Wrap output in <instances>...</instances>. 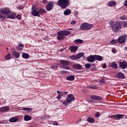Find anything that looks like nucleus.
Wrapping results in <instances>:
<instances>
[{
	"label": "nucleus",
	"instance_id": "nucleus-30",
	"mask_svg": "<svg viewBox=\"0 0 127 127\" xmlns=\"http://www.w3.org/2000/svg\"><path fill=\"white\" fill-rule=\"evenodd\" d=\"M95 60L98 61H102L103 60V58L101 56L95 55Z\"/></svg>",
	"mask_w": 127,
	"mask_h": 127
},
{
	"label": "nucleus",
	"instance_id": "nucleus-10",
	"mask_svg": "<svg viewBox=\"0 0 127 127\" xmlns=\"http://www.w3.org/2000/svg\"><path fill=\"white\" fill-rule=\"evenodd\" d=\"M32 9L33 10L32 11V14L34 16H38L39 17L40 16V14L39 13V11H37L34 9H33V7H32Z\"/></svg>",
	"mask_w": 127,
	"mask_h": 127
},
{
	"label": "nucleus",
	"instance_id": "nucleus-49",
	"mask_svg": "<svg viewBox=\"0 0 127 127\" xmlns=\"http://www.w3.org/2000/svg\"><path fill=\"white\" fill-rule=\"evenodd\" d=\"M76 23V21L73 20L70 22V24H71L72 25H74V24H75Z\"/></svg>",
	"mask_w": 127,
	"mask_h": 127
},
{
	"label": "nucleus",
	"instance_id": "nucleus-19",
	"mask_svg": "<svg viewBox=\"0 0 127 127\" xmlns=\"http://www.w3.org/2000/svg\"><path fill=\"white\" fill-rule=\"evenodd\" d=\"M12 56H13V57H14V58H19V56H20V55H19V53L15 52V51H13L12 52Z\"/></svg>",
	"mask_w": 127,
	"mask_h": 127
},
{
	"label": "nucleus",
	"instance_id": "nucleus-47",
	"mask_svg": "<svg viewBox=\"0 0 127 127\" xmlns=\"http://www.w3.org/2000/svg\"><path fill=\"white\" fill-rule=\"evenodd\" d=\"M63 105H64V106H68V102L66 101H64L63 102Z\"/></svg>",
	"mask_w": 127,
	"mask_h": 127
},
{
	"label": "nucleus",
	"instance_id": "nucleus-39",
	"mask_svg": "<svg viewBox=\"0 0 127 127\" xmlns=\"http://www.w3.org/2000/svg\"><path fill=\"white\" fill-rule=\"evenodd\" d=\"M88 88H90V89H97V86L95 85H89L88 86Z\"/></svg>",
	"mask_w": 127,
	"mask_h": 127
},
{
	"label": "nucleus",
	"instance_id": "nucleus-60",
	"mask_svg": "<svg viewBox=\"0 0 127 127\" xmlns=\"http://www.w3.org/2000/svg\"><path fill=\"white\" fill-rule=\"evenodd\" d=\"M125 50H126V51H127V47L125 48Z\"/></svg>",
	"mask_w": 127,
	"mask_h": 127
},
{
	"label": "nucleus",
	"instance_id": "nucleus-28",
	"mask_svg": "<svg viewBox=\"0 0 127 127\" xmlns=\"http://www.w3.org/2000/svg\"><path fill=\"white\" fill-rule=\"evenodd\" d=\"M23 47H24V45L22 44H19L17 47H16V49L17 50H22L23 49Z\"/></svg>",
	"mask_w": 127,
	"mask_h": 127
},
{
	"label": "nucleus",
	"instance_id": "nucleus-11",
	"mask_svg": "<svg viewBox=\"0 0 127 127\" xmlns=\"http://www.w3.org/2000/svg\"><path fill=\"white\" fill-rule=\"evenodd\" d=\"M87 60V61H88V62H91V63L95 62V55H91L88 57Z\"/></svg>",
	"mask_w": 127,
	"mask_h": 127
},
{
	"label": "nucleus",
	"instance_id": "nucleus-17",
	"mask_svg": "<svg viewBox=\"0 0 127 127\" xmlns=\"http://www.w3.org/2000/svg\"><path fill=\"white\" fill-rule=\"evenodd\" d=\"M73 68L76 70H81L82 69V65H80L79 64H76L73 65Z\"/></svg>",
	"mask_w": 127,
	"mask_h": 127
},
{
	"label": "nucleus",
	"instance_id": "nucleus-5",
	"mask_svg": "<svg viewBox=\"0 0 127 127\" xmlns=\"http://www.w3.org/2000/svg\"><path fill=\"white\" fill-rule=\"evenodd\" d=\"M66 101L68 104H71L72 102L75 101V96L73 94H68L67 95Z\"/></svg>",
	"mask_w": 127,
	"mask_h": 127
},
{
	"label": "nucleus",
	"instance_id": "nucleus-59",
	"mask_svg": "<svg viewBox=\"0 0 127 127\" xmlns=\"http://www.w3.org/2000/svg\"><path fill=\"white\" fill-rule=\"evenodd\" d=\"M81 122V120H78V121H77V124H79V123H80Z\"/></svg>",
	"mask_w": 127,
	"mask_h": 127
},
{
	"label": "nucleus",
	"instance_id": "nucleus-3",
	"mask_svg": "<svg viewBox=\"0 0 127 127\" xmlns=\"http://www.w3.org/2000/svg\"><path fill=\"white\" fill-rule=\"evenodd\" d=\"M92 28H93V24L87 22L82 23L79 26V29L84 31L91 30Z\"/></svg>",
	"mask_w": 127,
	"mask_h": 127
},
{
	"label": "nucleus",
	"instance_id": "nucleus-6",
	"mask_svg": "<svg viewBox=\"0 0 127 127\" xmlns=\"http://www.w3.org/2000/svg\"><path fill=\"white\" fill-rule=\"evenodd\" d=\"M127 38V35H124L123 36H121L118 38V42L121 44L125 43V42H126Z\"/></svg>",
	"mask_w": 127,
	"mask_h": 127
},
{
	"label": "nucleus",
	"instance_id": "nucleus-8",
	"mask_svg": "<svg viewBox=\"0 0 127 127\" xmlns=\"http://www.w3.org/2000/svg\"><path fill=\"white\" fill-rule=\"evenodd\" d=\"M1 12H2L4 14H10L11 11L8 8H5L0 9Z\"/></svg>",
	"mask_w": 127,
	"mask_h": 127
},
{
	"label": "nucleus",
	"instance_id": "nucleus-50",
	"mask_svg": "<svg viewBox=\"0 0 127 127\" xmlns=\"http://www.w3.org/2000/svg\"><path fill=\"white\" fill-rule=\"evenodd\" d=\"M64 69H65V70H69L70 69V67L66 66H63Z\"/></svg>",
	"mask_w": 127,
	"mask_h": 127
},
{
	"label": "nucleus",
	"instance_id": "nucleus-37",
	"mask_svg": "<svg viewBox=\"0 0 127 127\" xmlns=\"http://www.w3.org/2000/svg\"><path fill=\"white\" fill-rule=\"evenodd\" d=\"M39 12L40 14H43V13H46V10L44 9L41 8L39 10Z\"/></svg>",
	"mask_w": 127,
	"mask_h": 127
},
{
	"label": "nucleus",
	"instance_id": "nucleus-57",
	"mask_svg": "<svg viewBox=\"0 0 127 127\" xmlns=\"http://www.w3.org/2000/svg\"><path fill=\"white\" fill-rule=\"evenodd\" d=\"M112 51L113 53H116V49H113Z\"/></svg>",
	"mask_w": 127,
	"mask_h": 127
},
{
	"label": "nucleus",
	"instance_id": "nucleus-9",
	"mask_svg": "<svg viewBox=\"0 0 127 127\" xmlns=\"http://www.w3.org/2000/svg\"><path fill=\"white\" fill-rule=\"evenodd\" d=\"M10 108L8 106H4L0 108V113H6L9 111Z\"/></svg>",
	"mask_w": 127,
	"mask_h": 127
},
{
	"label": "nucleus",
	"instance_id": "nucleus-18",
	"mask_svg": "<svg viewBox=\"0 0 127 127\" xmlns=\"http://www.w3.org/2000/svg\"><path fill=\"white\" fill-rule=\"evenodd\" d=\"M116 77L118 78V79H124V78H125V74H124L123 72H118L116 74Z\"/></svg>",
	"mask_w": 127,
	"mask_h": 127
},
{
	"label": "nucleus",
	"instance_id": "nucleus-1",
	"mask_svg": "<svg viewBox=\"0 0 127 127\" xmlns=\"http://www.w3.org/2000/svg\"><path fill=\"white\" fill-rule=\"evenodd\" d=\"M109 24L112 26V30L114 32H119V29H120L123 27V25L120 21L115 22L114 21H111L109 22Z\"/></svg>",
	"mask_w": 127,
	"mask_h": 127
},
{
	"label": "nucleus",
	"instance_id": "nucleus-55",
	"mask_svg": "<svg viewBox=\"0 0 127 127\" xmlns=\"http://www.w3.org/2000/svg\"><path fill=\"white\" fill-rule=\"evenodd\" d=\"M18 9H22L23 8V6L20 5L18 7Z\"/></svg>",
	"mask_w": 127,
	"mask_h": 127
},
{
	"label": "nucleus",
	"instance_id": "nucleus-12",
	"mask_svg": "<svg viewBox=\"0 0 127 127\" xmlns=\"http://www.w3.org/2000/svg\"><path fill=\"white\" fill-rule=\"evenodd\" d=\"M91 99H93V100H96L97 101H102V100H103V98L97 95H91Z\"/></svg>",
	"mask_w": 127,
	"mask_h": 127
},
{
	"label": "nucleus",
	"instance_id": "nucleus-42",
	"mask_svg": "<svg viewBox=\"0 0 127 127\" xmlns=\"http://www.w3.org/2000/svg\"><path fill=\"white\" fill-rule=\"evenodd\" d=\"M99 83L101 84H105L106 83V80L104 79H102L99 81Z\"/></svg>",
	"mask_w": 127,
	"mask_h": 127
},
{
	"label": "nucleus",
	"instance_id": "nucleus-52",
	"mask_svg": "<svg viewBox=\"0 0 127 127\" xmlns=\"http://www.w3.org/2000/svg\"><path fill=\"white\" fill-rule=\"evenodd\" d=\"M16 18H17V19H21V16L20 15H17V16H16Z\"/></svg>",
	"mask_w": 127,
	"mask_h": 127
},
{
	"label": "nucleus",
	"instance_id": "nucleus-24",
	"mask_svg": "<svg viewBox=\"0 0 127 127\" xmlns=\"http://www.w3.org/2000/svg\"><path fill=\"white\" fill-rule=\"evenodd\" d=\"M71 12V11L70 9H67L65 10L64 12V15H69Z\"/></svg>",
	"mask_w": 127,
	"mask_h": 127
},
{
	"label": "nucleus",
	"instance_id": "nucleus-56",
	"mask_svg": "<svg viewBox=\"0 0 127 127\" xmlns=\"http://www.w3.org/2000/svg\"><path fill=\"white\" fill-rule=\"evenodd\" d=\"M102 67H103V68L104 69H105V68H106V67H107V64H103Z\"/></svg>",
	"mask_w": 127,
	"mask_h": 127
},
{
	"label": "nucleus",
	"instance_id": "nucleus-36",
	"mask_svg": "<svg viewBox=\"0 0 127 127\" xmlns=\"http://www.w3.org/2000/svg\"><path fill=\"white\" fill-rule=\"evenodd\" d=\"M5 19V15H2V12H0V20H4Z\"/></svg>",
	"mask_w": 127,
	"mask_h": 127
},
{
	"label": "nucleus",
	"instance_id": "nucleus-45",
	"mask_svg": "<svg viewBox=\"0 0 127 127\" xmlns=\"http://www.w3.org/2000/svg\"><path fill=\"white\" fill-rule=\"evenodd\" d=\"M100 116H101V113H100V112H96L95 113V117L96 118H99V117H100Z\"/></svg>",
	"mask_w": 127,
	"mask_h": 127
},
{
	"label": "nucleus",
	"instance_id": "nucleus-29",
	"mask_svg": "<svg viewBox=\"0 0 127 127\" xmlns=\"http://www.w3.org/2000/svg\"><path fill=\"white\" fill-rule=\"evenodd\" d=\"M75 44H82L83 43V40L81 39H76L74 41Z\"/></svg>",
	"mask_w": 127,
	"mask_h": 127
},
{
	"label": "nucleus",
	"instance_id": "nucleus-13",
	"mask_svg": "<svg viewBox=\"0 0 127 127\" xmlns=\"http://www.w3.org/2000/svg\"><path fill=\"white\" fill-rule=\"evenodd\" d=\"M18 120H19V119L18 118V117L17 116H15L11 118L9 120V122L10 123H16V122L17 121H18Z\"/></svg>",
	"mask_w": 127,
	"mask_h": 127
},
{
	"label": "nucleus",
	"instance_id": "nucleus-48",
	"mask_svg": "<svg viewBox=\"0 0 127 127\" xmlns=\"http://www.w3.org/2000/svg\"><path fill=\"white\" fill-rule=\"evenodd\" d=\"M61 97H62V96H61V94H60V93H59L58 96L57 97V99L58 100H60L61 99Z\"/></svg>",
	"mask_w": 127,
	"mask_h": 127
},
{
	"label": "nucleus",
	"instance_id": "nucleus-61",
	"mask_svg": "<svg viewBox=\"0 0 127 127\" xmlns=\"http://www.w3.org/2000/svg\"><path fill=\"white\" fill-rule=\"evenodd\" d=\"M48 124H52V122H48Z\"/></svg>",
	"mask_w": 127,
	"mask_h": 127
},
{
	"label": "nucleus",
	"instance_id": "nucleus-34",
	"mask_svg": "<svg viewBox=\"0 0 127 127\" xmlns=\"http://www.w3.org/2000/svg\"><path fill=\"white\" fill-rule=\"evenodd\" d=\"M22 56L23 58H24L25 59H27L29 58V55H28V54L23 53L22 55Z\"/></svg>",
	"mask_w": 127,
	"mask_h": 127
},
{
	"label": "nucleus",
	"instance_id": "nucleus-23",
	"mask_svg": "<svg viewBox=\"0 0 127 127\" xmlns=\"http://www.w3.org/2000/svg\"><path fill=\"white\" fill-rule=\"evenodd\" d=\"M77 49H78V47L77 46H71L70 47L71 52H76Z\"/></svg>",
	"mask_w": 127,
	"mask_h": 127
},
{
	"label": "nucleus",
	"instance_id": "nucleus-33",
	"mask_svg": "<svg viewBox=\"0 0 127 127\" xmlns=\"http://www.w3.org/2000/svg\"><path fill=\"white\" fill-rule=\"evenodd\" d=\"M7 18H9L10 19H13L15 18V14H10V15H7Z\"/></svg>",
	"mask_w": 127,
	"mask_h": 127
},
{
	"label": "nucleus",
	"instance_id": "nucleus-14",
	"mask_svg": "<svg viewBox=\"0 0 127 127\" xmlns=\"http://www.w3.org/2000/svg\"><path fill=\"white\" fill-rule=\"evenodd\" d=\"M60 63L64 66H68V65L70 64V62L66 60H61L60 61Z\"/></svg>",
	"mask_w": 127,
	"mask_h": 127
},
{
	"label": "nucleus",
	"instance_id": "nucleus-41",
	"mask_svg": "<svg viewBox=\"0 0 127 127\" xmlns=\"http://www.w3.org/2000/svg\"><path fill=\"white\" fill-rule=\"evenodd\" d=\"M23 111H32V109L31 108H24L22 109Z\"/></svg>",
	"mask_w": 127,
	"mask_h": 127
},
{
	"label": "nucleus",
	"instance_id": "nucleus-54",
	"mask_svg": "<svg viewBox=\"0 0 127 127\" xmlns=\"http://www.w3.org/2000/svg\"><path fill=\"white\" fill-rule=\"evenodd\" d=\"M46 2H47V0H43V3L44 4H46Z\"/></svg>",
	"mask_w": 127,
	"mask_h": 127
},
{
	"label": "nucleus",
	"instance_id": "nucleus-40",
	"mask_svg": "<svg viewBox=\"0 0 127 127\" xmlns=\"http://www.w3.org/2000/svg\"><path fill=\"white\" fill-rule=\"evenodd\" d=\"M120 19L122 20H126L127 19V17L126 16H122L119 17Z\"/></svg>",
	"mask_w": 127,
	"mask_h": 127
},
{
	"label": "nucleus",
	"instance_id": "nucleus-35",
	"mask_svg": "<svg viewBox=\"0 0 127 127\" xmlns=\"http://www.w3.org/2000/svg\"><path fill=\"white\" fill-rule=\"evenodd\" d=\"M70 59L71 60H74V61H77L78 60V59L77 58L76 55H72L70 57Z\"/></svg>",
	"mask_w": 127,
	"mask_h": 127
},
{
	"label": "nucleus",
	"instance_id": "nucleus-51",
	"mask_svg": "<svg viewBox=\"0 0 127 127\" xmlns=\"http://www.w3.org/2000/svg\"><path fill=\"white\" fill-rule=\"evenodd\" d=\"M53 125H54V126H58V122H57L56 121H54L53 122Z\"/></svg>",
	"mask_w": 127,
	"mask_h": 127
},
{
	"label": "nucleus",
	"instance_id": "nucleus-15",
	"mask_svg": "<svg viewBox=\"0 0 127 127\" xmlns=\"http://www.w3.org/2000/svg\"><path fill=\"white\" fill-rule=\"evenodd\" d=\"M116 4H117V2H116L114 0H111L109 1L107 3V6H110V7H112V6H115V5H116Z\"/></svg>",
	"mask_w": 127,
	"mask_h": 127
},
{
	"label": "nucleus",
	"instance_id": "nucleus-16",
	"mask_svg": "<svg viewBox=\"0 0 127 127\" xmlns=\"http://www.w3.org/2000/svg\"><path fill=\"white\" fill-rule=\"evenodd\" d=\"M120 65L122 69H126L127 67V64L126 62H121L120 63Z\"/></svg>",
	"mask_w": 127,
	"mask_h": 127
},
{
	"label": "nucleus",
	"instance_id": "nucleus-43",
	"mask_svg": "<svg viewBox=\"0 0 127 127\" xmlns=\"http://www.w3.org/2000/svg\"><path fill=\"white\" fill-rule=\"evenodd\" d=\"M122 23L124 27H127V21H123Z\"/></svg>",
	"mask_w": 127,
	"mask_h": 127
},
{
	"label": "nucleus",
	"instance_id": "nucleus-2",
	"mask_svg": "<svg viewBox=\"0 0 127 127\" xmlns=\"http://www.w3.org/2000/svg\"><path fill=\"white\" fill-rule=\"evenodd\" d=\"M71 32L69 31H61L58 32L57 39L60 41H62L65 38V36L67 35H70Z\"/></svg>",
	"mask_w": 127,
	"mask_h": 127
},
{
	"label": "nucleus",
	"instance_id": "nucleus-46",
	"mask_svg": "<svg viewBox=\"0 0 127 127\" xmlns=\"http://www.w3.org/2000/svg\"><path fill=\"white\" fill-rule=\"evenodd\" d=\"M51 68L55 70V69H57V68H58V66L55 65H52L51 66Z\"/></svg>",
	"mask_w": 127,
	"mask_h": 127
},
{
	"label": "nucleus",
	"instance_id": "nucleus-21",
	"mask_svg": "<svg viewBox=\"0 0 127 127\" xmlns=\"http://www.w3.org/2000/svg\"><path fill=\"white\" fill-rule=\"evenodd\" d=\"M24 120L26 122H28V121H31V120H32V118L29 115H25L24 116Z\"/></svg>",
	"mask_w": 127,
	"mask_h": 127
},
{
	"label": "nucleus",
	"instance_id": "nucleus-26",
	"mask_svg": "<svg viewBox=\"0 0 127 127\" xmlns=\"http://www.w3.org/2000/svg\"><path fill=\"white\" fill-rule=\"evenodd\" d=\"M111 67L114 69H118V64H117L116 62H113L111 64Z\"/></svg>",
	"mask_w": 127,
	"mask_h": 127
},
{
	"label": "nucleus",
	"instance_id": "nucleus-63",
	"mask_svg": "<svg viewBox=\"0 0 127 127\" xmlns=\"http://www.w3.org/2000/svg\"><path fill=\"white\" fill-rule=\"evenodd\" d=\"M76 12H77V11H75V12H74V13H76Z\"/></svg>",
	"mask_w": 127,
	"mask_h": 127
},
{
	"label": "nucleus",
	"instance_id": "nucleus-31",
	"mask_svg": "<svg viewBox=\"0 0 127 127\" xmlns=\"http://www.w3.org/2000/svg\"><path fill=\"white\" fill-rule=\"evenodd\" d=\"M84 55V53H79L77 54L76 55V57L77 58V60H79V59H81L82 57H83V56Z\"/></svg>",
	"mask_w": 127,
	"mask_h": 127
},
{
	"label": "nucleus",
	"instance_id": "nucleus-4",
	"mask_svg": "<svg viewBox=\"0 0 127 127\" xmlns=\"http://www.w3.org/2000/svg\"><path fill=\"white\" fill-rule=\"evenodd\" d=\"M69 0H59L57 2V4L59 6H60L62 8L65 9L69 6Z\"/></svg>",
	"mask_w": 127,
	"mask_h": 127
},
{
	"label": "nucleus",
	"instance_id": "nucleus-25",
	"mask_svg": "<svg viewBox=\"0 0 127 127\" xmlns=\"http://www.w3.org/2000/svg\"><path fill=\"white\" fill-rule=\"evenodd\" d=\"M57 93H58V94H60L62 97V96H66V95H68V92H61L57 91Z\"/></svg>",
	"mask_w": 127,
	"mask_h": 127
},
{
	"label": "nucleus",
	"instance_id": "nucleus-58",
	"mask_svg": "<svg viewBox=\"0 0 127 127\" xmlns=\"http://www.w3.org/2000/svg\"><path fill=\"white\" fill-rule=\"evenodd\" d=\"M66 49H61L60 50V51H61V52H62V51H64Z\"/></svg>",
	"mask_w": 127,
	"mask_h": 127
},
{
	"label": "nucleus",
	"instance_id": "nucleus-53",
	"mask_svg": "<svg viewBox=\"0 0 127 127\" xmlns=\"http://www.w3.org/2000/svg\"><path fill=\"white\" fill-rule=\"evenodd\" d=\"M125 6H126L127 7V0H126L124 3Z\"/></svg>",
	"mask_w": 127,
	"mask_h": 127
},
{
	"label": "nucleus",
	"instance_id": "nucleus-38",
	"mask_svg": "<svg viewBox=\"0 0 127 127\" xmlns=\"http://www.w3.org/2000/svg\"><path fill=\"white\" fill-rule=\"evenodd\" d=\"M119 42V40L113 39L111 41L112 44H117Z\"/></svg>",
	"mask_w": 127,
	"mask_h": 127
},
{
	"label": "nucleus",
	"instance_id": "nucleus-22",
	"mask_svg": "<svg viewBox=\"0 0 127 127\" xmlns=\"http://www.w3.org/2000/svg\"><path fill=\"white\" fill-rule=\"evenodd\" d=\"M66 79L68 81H74L75 80V76L74 75H69L66 77Z\"/></svg>",
	"mask_w": 127,
	"mask_h": 127
},
{
	"label": "nucleus",
	"instance_id": "nucleus-7",
	"mask_svg": "<svg viewBox=\"0 0 127 127\" xmlns=\"http://www.w3.org/2000/svg\"><path fill=\"white\" fill-rule=\"evenodd\" d=\"M53 6H54V3L52 1H50L47 5L46 8V10H47V11H50V10L53 9Z\"/></svg>",
	"mask_w": 127,
	"mask_h": 127
},
{
	"label": "nucleus",
	"instance_id": "nucleus-27",
	"mask_svg": "<svg viewBox=\"0 0 127 127\" xmlns=\"http://www.w3.org/2000/svg\"><path fill=\"white\" fill-rule=\"evenodd\" d=\"M87 122H88V123H90V124H94V123H95V120L93 119V118L91 117H88L87 118Z\"/></svg>",
	"mask_w": 127,
	"mask_h": 127
},
{
	"label": "nucleus",
	"instance_id": "nucleus-20",
	"mask_svg": "<svg viewBox=\"0 0 127 127\" xmlns=\"http://www.w3.org/2000/svg\"><path fill=\"white\" fill-rule=\"evenodd\" d=\"M123 117L124 116L121 114H117L116 115H115L114 116V118L115 120H121V119H123Z\"/></svg>",
	"mask_w": 127,
	"mask_h": 127
},
{
	"label": "nucleus",
	"instance_id": "nucleus-32",
	"mask_svg": "<svg viewBox=\"0 0 127 127\" xmlns=\"http://www.w3.org/2000/svg\"><path fill=\"white\" fill-rule=\"evenodd\" d=\"M4 59L6 60H10V59H11V55L10 53H8L7 55L5 56Z\"/></svg>",
	"mask_w": 127,
	"mask_h": 127
},
{
	"label": "nucleus",
	"instance_id": "nucleus-44",
	"mask_svg": "<svg viewBox=\"0 0 127 127\" xmlns=\"http://www.w3.org/2000/svg\"><path fill=\"white\" fill-rule=\"evenodd\" d=\"M85 67L87 68V69H90V68H91V64H85Z\"/></svg>",
	"mask_w": 127,
	"mask_h": 127
},
{
	"label": "nucleus",
	"instance_id": "nucleus-62",
	"mask_svg": "<svg viewBox=\"0 0 127 127\" xmlns=\"http://www.w3.org/2000/svg\"><path fill=\"white\" fill-rule=\"evenodd\" d=\"M69 30H72V29H69Z\"/></svg>",
	"mask_w": 127,
	"mask_h": 127
}]
</instances>
